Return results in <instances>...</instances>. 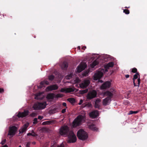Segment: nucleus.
<instances>
[{
  "instance_id": "nucleus-34",
  "label": "nucleus",
  "mask_w": 147,
  "mask_h": 147,
  "mask_svg": "<svg viewBox=\"0 0 147 147\" xmlns=\"http://www.w3.org/2000/svg\"><path fill=\"white\" fill-rule=\"evenodd\" d=\"M54 76L52 75H50V76H49V80L51 81H52L53 79H54Z\"/></svg>"
},
{
  "instance_id": "nucleus-16",
  "label": "nucleus",
  "mask_w": 147,
  "mask_h": 147,
  "mask_svg": "<svg viewBox=\"0 0 147 147\" xmlns=\"http://www.w3.org/2000/svg\"><path fill=\"white\" fill-rule=\"evenodd\" d=\"M28 114V111L26 110L22 113L19 112L17 115L18 117H23L27 115Z\"/></svg>"
},
{
  "instance_id": "nucleus-49",
  "label": "nucleus",
  "mask_w": 147,
  "mask_h": 147,
  "mask_svg": "<svg viewBox=\"0 0 147 147\" xmlns=\"http://www.w3.org/2000/svg\"><path fill=\"white\" fill-rule=\"evenodd\" d=\"M125 77L127 78H129V75H126L125 76Z\"/></svg>"
},
{
  "instance_id": "nucleus-27",
  "label": "nucleus",
  "mask_w": 147,
  "mask_h": 147,
  "mask_svg": "<svg viewBox=\"0 0 147 147\" xmlns=\"http://www.w3.org/2000/svg\"><path fill=\"white\" fill-rule=\"evenodd\" d=\"M40 84L42 85L46 84L48 85L49 84V82L47 80H44L43 81L41 82L40 83Z\"/></svg>"
},
{
  "instance_id": "nucleus-44",
  "label": "nucleus",
  "mask_w": 147,
  "mask_h": 147,
  "mask_svg": "<svg viewBox=\"0 0 147 147\" xmlns=\"http://www.w3.org/2000/svg\"><path fill=\"white\" fill-rule=\"evenodd\" d=\"M43 118V117L42 116H38V119H39L40 120H41Z\"/></svg>"
},
{
  "instance_id": "nucleus-45",
  "label": "nucleus",
  "mask_w": 147,
  "mask_h": 147,
  "mask_svg": "<svg viewBox=\"0 0 147 147\" xmlns=\"http://www.w3.org/2000/svg\"><path fill=\"white\" fill-rule=\"evenodd\" d=\"M66 109H63L62 111V113H63L65 112Z\"/></svg>"
},
{
  "instance_id": "nucleus-10",
  "label": "nucleus",
  "mask_w": 147,
  "mask_h": 147,
  "mask_svg": "<svg viewBox=\"0 0 147 147\" xmlns=\"http://www.w3.org/2000/svg\"><path fill=\"white\" fill-rule=\"evenodd\" d=\"M86 67V65L85 63H80L76 69L77 71L78 72H81Z\"/></svg>"
},
{
  "instance_id": "nucleus-25",
  "label": "nucleus",
  "mask_w": 147,
  "mask_h": 147,
  "mask_svg": "<svg viewBox=\"0 0 147 147\" xmlns=\"http://www.w3.org/2000/svg\"><path fill=\"white\" fill-rule=\"evenodd\" d=\"M98 63L97 61H93L91 64H90V67L92 68L94 67V66L97 65Z\"/></svg>"
},
{
  "instance_id": "nucleus-43",
  "label": "nucleus",
  "mask_w": 147,
  "mask_h": 147,
  "mask_svg": "<svg viewBox=\"0 0 147 147\" xmlns=\"http://www.w3.org/2000/svg\"><path fill=\"white\" fill-rule=\"evenodd\" d=\"M4 89L3 88H0V93H3L4 92Z\"/></svg>"
},
{
  "instance_id": "nucleus-7",
  "label": "nucleus",
  "mask_w": 147,
  "mask_h": 147,
  "mask_svg": "<svg viewBox=\"0 0 147 147\" xmlns=\"http://www.w3.org/2000/svg\"><path fill=\"white\" fill-rule=\"evenodd\" d=\"M97 93L96 91L92 90L89 92L87 96V98L88 99H91L96 97Z\"/></svg>"
},
{
  "instance_id": "nucleus-18",
  "label": "nucleus",
  "mask_w": 147,
  "mask_h": 147,
  "mask_svg": "<svg viewBox=\"0 0 147 147\" xmlns=\"http://www.w3.org/2000/svg\"><path fill=\"white\" fill-rule=\"evenodd\" d=\"M43 93L41 92L35 95V98L37 100H40L43 98L44 96L42 95Z\"/></svg>"
},
{
  "instance_id": "nucleus-4",
  "label": "nucleus",
  "mask_w": 147,
  "mask_h": 147,
  "mask_svg": "<svg viewBox=\"0 0 147 147\" xmlns=\"http://www.w3.org/2000/svg\"><path fill=\"white\" fill-rule=\"evenodd\" d=\"M77 136L79 139L83 140L86 139L88 138L87 133L82 129H80L78 131Z\"/></svg>"
},
{
  "instance_id": "nucleus-53",
  "label": "nucleus",
  "mask_w": 147,
  "mask_h": 147,
  "mask_svg": "<svg viewBox=\"0 0 147 147\" xmlns=\"http://www.w3.org/2000/svg\"><path fill=\"white\" fill-rule=\"evenodd\" d=\"M78 47L79 48V49H80V47Z\"/></svg>"
},
{
  "instance_id": "nucleus-47",
  "label": "nucleus",
  "mask_w": 147,
  "mask_h": 147,
  "mask_svg": "<svg viewBox=\"0 0 147 147\" xmlns=\"http://www.w3.org/2000/svg\"><path fill=\"white\" fill-rule=\"evenodd\" d=\"M63 105L64 106H66V104L65 102H63Z\"/></svg>"
},
{
  "instance_id": "nucleus-51",
  "label": "nucleus",
  "mask_w": 147,
  "mask_h": 147,
  "mask_svg": "<svg viewBox=\"0 0 147 147\" xmlns=\"http://www.w3.org/2000/svg\"><path fill=\"white\" fill-rule=\"evenodd\" d=\"M98 81L99 82H101V83L103 82V81L102 80H99Z\"/></svg>"
},
{
  "instance_id": "nucleus-41",
  "label": "nucleus",
  "mask_w": 147,
  "mask_h": 147,
  "mask_svg": "<svg viewBox=\"0 0 147 147\" xmlns=\"http://www.w3.org/2000/svg\"><path fill=\"white\" fill-rule=\"evenodd\" d=\"M6 142V140H4L2 141L1 142V143L2 145L4 144Z\"/></svg>"
},
{
  "instance_id": "nucleus-39",
  "label": "nucleus",
  "mask_w": 147,
  "mask_h": 147,
  "mask_svg": "<svg viewBox=\"0 0 147 147\" xmlns=\"http://www.w3.org/2000/svg\"><path fill=\"white\" fill-rule=\"evenodd\" d=\"M88 72L86 71L83 74V75L84 76H87L88 75Z\"/></svg>"
},
{
  "instance_id": "nucleus-2",
  "label": "nucleus",
  "mask_w": 147,
  "mask_h": 147,
  "mask_svg": "<svg viewBox=\"0 0 147 147\" xmlns=\"http://www.w3.org/2000/svg\"><path fill=\"white\" fill-rule=\"evenodd\" d=\"M114 63L113 62H110L104 66V67L105 69V70L103 69H100L96 72L94 76V80H96L101 78L103 75V73L107 71V69L109 67H113Z\"/></svg>"
},
{
  "instance_id": "nucleus-19",
  "label": "nucleus",
  "mask_w": 147,
  "mask_h": 147,
  "mask_svg": "<svg viewBox=\"0 0 147 147\" xmlns=\"http://www.w3.org/2000/svg\"><path fill=\"white\" fill-rule=\"evenodd\" d=\"M52 142H53L51 144V147H64V145L63 143L60 145H57L56 144L55 142H54L53 141Z\"/></svg>"
},
{
  "instance_id": "nucleus-29",
  "label": "nucleus",
  "mask_w": 147,
  "mask_h": 147,
  "mask_svg": "<svg viewBox=\"0 0 147 147\" xmlns=\"http://www.w3.org/2000/svg\"><path fill=\"white\" fill-rule=\"evenodd\" d=\"M68 100L71 103H73L75 102V99L74 98H69L68 99Z\"/></svg>"
},
{
  "instance_id": "nucleus-54",
  "label": "nucleus",
  "mask_w": 147,
  "mask_h": 147,
  "mask_svg": "<svg viewBox=\"0 0 147 147\" xmlns=\"http://www.w3.org/2000/svg\"><path fill=\"white\" fill-rule=\"evenodd\" d=\"M35 142L34 143V144H35Z\"/></svg>"
},
{
  "instance_id": "nucleus-46",
  "label": "nucleus",
  "mask_w": 147,
  "mask_h": 147,
  "mask_svg": "<svg viewBox=\"0 0 147 147\" xmlns=\"http://www.w3.org/2000/svg\"><path fill=\"white\" fill-rule=\"evenodd\" d=\"M30 144L29 143H28L26 145V147H30Z\"/></svg>"
},
{
  "instance_id": "nucleus-35",
  "label": "nucleus",
  "mask_w": 147,
  "mask_h": 147,
  "mask_svg": "<svg viewBox=\"0 0 147 147\" xmlns=\"http://www.w3.org/2000/svg\"><path fill=\"white\" fill-rule=\"evenodd\" d=\"M123 12L126 14H128L129 13V10L127 9L124 10Z\"/></svg>"
},
{
  "instance_id": "nucleus-11",
  "label": "nucleus",
  "mask_w": 147,
  "mask_h": 147,
  "mask_svg": "<svg viewBox=\"0 0 147 147\" xmlns=\"http://www.w3.org/2000/svg\"><path fill=\"white\" fill-rule=\"evenodd\" d=\"M111 85L110 82L109 81H107L103 83L100 86L101 89H105L109 88Z\"/></svg>"
},
{
  "instance_id": "nucleus-21",
  "label": "nucleus",
  "mask_w": 147,
  "mask_h": 147,
  "mask_svg": "<svg viewBox=\"0 0 147 147\" xmlns=\"http://www.w3.org/2000/svg\"><path fill=\"white\" fill-rule=\"evenodd\" d=\"M113 92L112 91L111 92L107 91L105 92L104 95L105 96H108V97H110L111 98L113 95Z\"/></svg>"
},
{
  "instance_id": "nucleus-33",
  "label": "nucleus",
  "mask_w": 147,
  "mask_h": 147,
  "mask_svg": "<svg viewBox=\"0 0 147 147\" xmlns=\"http://www.w3.org/2000/svg\"><path fill=\"white\" fill-rule=\"evenodd\" d=\"M84 107H92V105L91 103H89L85 105Z\"/></svg>"
},
{
  "instance_id": "nucleus-28",
  "label": "nucleus",
  "mask_w": 147,
  "mask_h": 147,
  "mask_svg": "<svg viewBox=\"0 0 147 147\" xmlns=\"http://www.w3.org/2000/svg\"><path fill=\"white\" fill-rule=\"evenodd\" d=\"M52 123V122L51 121H45L42 123V124L43 125H49L51 124Z\"/></svg>"
},
{
  "instance_id": "nucleus-3",
  "label": "nucleus",
  "mask_w": 147,
  "mask_h": 147,
  "mask_svg": "<svg viewBox=\"0 0 147 147\" xmlns=\"http://www.w3.org/2000/svg\"><path fill=\"white\" fill-rule=\"evenodd\" d=\"M85 121V115H79L74 120L73 122L72 126L73 127H76L81 124Z\"/></svg>"
},
{
  "instance_id": "nucleus-22",
  "label": "nucleus",
  "mask_w": 147,
  "mask_h": 147,
  "mask_svg": "<svg viewBox=\"0 0 147 147\" xmlns=\"http://www.w3.org/2000/svg\"><path fill=\"white\" fill-rule=\"evenodd\" d=\"M101 102V100L100 99L96 100L95 102V107L96 108H99L100 107L99 103Z\"/></svg>"
},
{
  "instance_id": "nucleus-20",
  "label": "nucleus",
  "mask_w": 147,
  "mask_h": 147,
  "mask_svg": "<svg viewBox=\"0 0 147 147\" xmlns=\"http://www.w3.org/2000/svg\"><path fill=\"white\" fill-rule=\"evenodd\" d=\"M88 128L90 129L93 131H96L98 130V129L95 126V125L92 124L90 125L89 123H88Z\"/></svg>"
},
{
  "instance_id": "nucleus-24",
  "label": "nucleus",
  "mask_w": 147,
  "mask_h": 147,
  "mask_svg": "<svg viewBox=\"0 0 147 147\" xmlns=\"http://www.w3.org/2000/svg\"><path fill=\"white\" fill-rule=\"evenodd\" d=\"M61 67L63 69H66L68 67V64L66 62H63L62 65Z\"/></svg>"
},
{
  "instance_id": "nucleus-42",
  "label": "nucleus",
  "mask_w": 147,
  "mask_h": 147,
  "mask_svg": "<svg viewBox=\"0 0 147 147\" xmlns=\"http://www.w3.org/2000/svg\"><path fill=\"white\" fill-rule=\"evenodd\" d=\"M83 100H82L81 99L80 100L79 102L78 103L79 105H81L83 102Z\"/></svg>"
},
{
  "instance_id": "nucleus-32",
  "label": "nucleus",
  "mask_w": 147,
  "mask_h": 147,
  "mask_svg": "<svg viewBox=\"0 0 147 147\" xmlns=\"http://www.w3.org/2000/svg\"><path fill=\"white\" fill-rule=\"evenodd\" d=\"M88 89H86L84 90L80 91V92L81 94H83L86 93L88 92Z\"/></svg>"
},
{
  "instance_id": "nucleus-55",
  "label": "nucleus",
  "mask_w": 147,
  "mask_h": 147,
  "mask_svg": "<svg viewBox=\"0 0 147 147\" xmlns=\"http://www.w3.org/2000/svg\"><path fill=\"white\" fill-rule=\"evenodd\" d=\"M35 142L34 143V144H35Z\"/></svg>"
},
{
  "instance_id": "nucleus-26",
  "label": "nucleus",
  "mask_w": 147,
  "mask_h": 147,
  "mask_svg": "<svg viewBox=\"0 0 147 147\" xmlns=\"http://www.w3.org/2000/svg\"><path fill=\"white\" fill-rule=\"evenodd\" d=\"M27 135L28 136H31L33 137H35L37 136V135L36 134L35 132L32 131V133H29L27 134Z\"/></svg>"
},
{
  "instance_id": "nucleus-8",
  "label": "nucleus",
  "mask_w": 147,
  "mask_h": 147,
  "mask_svg": "<svg viewBox=\"0 0 147 147\" xmlns=\"http://www.w3.org/2000/svg\"><path fill=\"white\" fill-rule=\"evenodd\" d=\"M17 130V127L15 126H13L10 127L9 128L8 135L11 136V137H12L16 133Z\"/></svg>"
},
{
  "instance_id": "nucleus-31",
  "label": "nucleus",
  "mask_w": 147,
  "mask_h": 147,
  "mask_svg": "<svg viewBox=\"0 0 147 147\" xmlns=\"http://www.w3.org/2000/svg\"><path fill=\"white\" fill-rule=\"evenodd\" d=\"M72 74H70L69 75L66 76L65 77V79L67 80L70 79L72 77Z\"/></svg>"
},
{
  "instance_id": "nucleus-23",
  "label": "nucleus",
  "mask_w": 147,
  "mask_h": 147,
  "mask_svg": "<svg viewBox=\"0 0 147 147\" xmlns=\"http://www.w3.org/2000/svg\"><path fill=\"white\" fill-rule=\"evenodd\" d=\"M54 96L53 94H49L47 95V98L48 99H53L54 98Z\"/></svg>"
},
{
  "instance_id": "nucleus-40",
  "label": "nucleus",
  "mask_w": 147,
  "mask_h": 147,
  "mask_svg": "<svg viewBox=\"0 0 147 147\" xmlns=\"http://www.w3.org/2000/svg\"><path fill=\"white\" fill-rule=\"evenodd\" d=\"M37 118H35L34 119V120L33 123L34 124H35L36 123H37Z\"/></svg>"
},
{
  "instance_id": "nucleus-36",
  "label": "nucleus",
  "mask_w": 147,
  "mask_h": 147,
  "mask_svg": "<svg viewBox=\"0 0 147 147\" xmlns=\"http://www.w3.org/2000/svg\"><path fill=\"white\" fill-rule=\"evenodd\" d=\"M80 80L79 78H77L75 80V82L76 83H78L80 81Z\"/></svg>"
},
{
  "instance_id": "nucleus-6",
  "label": "nucleus",
  "mask_w": 147,
  "mask_h": 147,
  "mask_svg": "<svg viewBox=\"0 0 147 147\" xmlns=\"http://www.w3.org/2000/svg\"><path fill=\"white\" fill-rule=\"evenodd\" d=\"M139 74L137 73L134 75L133 79L134 80V84L135 86H139L140 83V79Z\"/></svg>"
},
{
  "instance_id": "nucleus-48",
  "label": "nucleus",
  "mask_w": 147,
  "mask_h": 147,
  "mask_svg": "<svg viewBox=\"0 0 147 147\" xmlns=\"http://www.w3.org/2000/svg\"><path fill=\"white\" fill-rule=\"evenodd\" d=\"M86 47L85 46H84V47H82V49H84V50H85V49H86Z\"/></svg>"
},
{
  "instance_id": "nucleus-13",
  "label": "nucleus",
  "mask_w": 147,
  "mask_h": 147,
  "mask_svg": "<svg viewBox=\"0 0 147 147\" xmlns=\"http://www.w3.org/2000/svg\"><path fill=\"white\" fill-rule=\"evenodd\" d=\"M74 91V88H62L60 90V92H62L67 93L73 92Z\"/></svg>"
},
{
  "instance_id": "nucleus-5",
  "label": "nucleus",
  "mask_w": 147,
  "mask_h": 147,
  "mask_svg": "<svg viewBox=\"0 0 147 147\" xmlns=\"http://www.w3.org/2000/svg\"><path fill=\"white\" fill-rule=\"evenodd\" d=\"M47 105L45 102L41 103H36L34 104L33 106V108L34 110H38L42 109L45 108Z\"/></svg>"
},
{
  "instance_id": "nucleus-1",
  "label": "nucleus",
  "mask_w": 147,
  "mask_h": 147,
  "mask_svg": "<svg viewBox=\"0 0 147 147\" xmlns=\"http://www.w3.org/2000/svg\"><path fill=\"white\" fill-rule=\"evenodd\" d=\"M59 134L61 135L66 136L67 135L69 138L68 142L74 143L76 141V135L72 131H69V128L67 126L61 127L59 129Z\"/></svg>"
},
{
  "instance_id": "nucleus-52",
  "label": "nucleus",
  "mask_w": 147,
  "mask_h": 147,
  "mask_svg": "<svg viewBox=\"0 0 147 147\" xmlns=\"http://www.w3.org/2000/svg\"><path fill=\"white\" fill-rule=\"evenodd\" d=\"M18 147H22L21 146H19Z\"/></svg>"
},
{
  "instance_id": "nucleus-15",
  "label": "nucleus",
  "mask_w": 147,
  "mask_h": 147,
  "mask_svg": "<svg viewBox=\"0 0 147 147\" xmlns=\"http://www.w3.org/2000/svg\"><path fill=\"white\" fill-rule=\"evenodd\" d=\"M29 123H27L25 124L19 130L20 134L22 133L25 132L27 128L28 127Z\"/></svg>"
},
{
  "instance_id": "nucleus-50",
  "label": "nucleus",
  "mask_w": 147,
  "mask_h": 147,
  "mask_svg": "<svg viewBox=\"0 0 147 147\" xmlns=\"http://www.w3.org/2000/svg\"><path fill=\"white\" fill-rule=\"evenodd\" d=\"M1 147H8V146L7 145H5Z\"/></svg>"
},
{
  "instance_id": "nucleus-17",
  "label": "nucleus",
  "mask_w": 147,
  "mask_h": 147,
  "mask_svg": "<svg viewBox=\"0 0 147 147\" xmlns=\"http://www.w3.org/2000/svg\"><path fill=\"white\" fill-rule=\"evenodd\" d=\"M98 111H94L90 113L89 115L92 118H95L98 116Z\"/></svg>"
},
{
  "instance_id": "nucleus-12",
  "label": "nucleus",
  "mask_w": 147,
  "mask_h": 147,
  "mask_svg": "<svg viewBox=\"0 0 147 147\" xmlns=\"http://www.w3.org/2000/svg\"><path fill=\"white\" fill-rule=\"evenodd\" d=\"M58 88V86L57 84L52 85L48 86L46 89V90L47 91L55 90L57 89Z\"/></svg>"
},
{
  "instance_id": "nucleus-14",
  "label": "nucleus",
  "mask_w": 147,
  "mask_h": 147,
  "mask_svg": "<svg viewBox=\"0 0 147 147\" xmlns=\"http://www.w3.org/2000/svg\"><path fill=\"white\" fill-rule=\"evenodd\" d=\"M111 101V98L110 97H107L103 100L102 101L103 105L104 106L109 105Z\"/></svg>"
},
{
  "instance_id": "nucleus-9",
  "label": "nucleus",
  "mask_w": 147,
  "mask_h": 147,
  "mask_svg": "<svg viewBox=\"0 0 147 147\" xmlns=\"http://www.w3.org/2000/svg\"><path fill=\"white\" fill-rule=\"evenodd\" d=\"M90 83L89 80H85L80 84V86L81 88H86Z\"/></svg>"
},
{
  "instance_id": "nucleus-38",
  "label": "nucleus",
  "mask_w": 147,
  "mask_h": 147,
  "mask_svg": "<svg viewBox=\"0 0 147 147\" xmlns=\"http://www.w3.org/2000/svg\"><path fill=\"white\" fill-rule=\"evenodd\" d=\"M62 96V95L61 94H58L56 95V97H61Z\"/></svg>"
},
{
  "instance_id": "nucleus-30",
  "label": "nucleus",
  "mask_w": 147,
  "mask_h": 147,
  "mask_svg": "<svg viewBox=\"0 0 147 147\" xmlns=\"http://www.w3.org/2000/svg\"><path fill=\"white\" fill-rule=\"evenodd\" d=\"M139 112L138 111H129V113L128 114V115H131L134 113L136 114L138 113Z\"/></svg>"
},
{
  "instance_id": "nucleus-37",
  "label": "nucleus",
  "mask_w": 147,
  "mask_h": 147,
  "mask_svg": "<svg viewBox=\"0 0 147 147\" xmlns=\"http://www.w3.org/2000/svg\"><path fill=\"white\" fill-rule=\"evenodd\" d=\"M137 71V69L136 68H134L132 70V72L133 73H136Z\"/></svg>"
}]
</instances>
